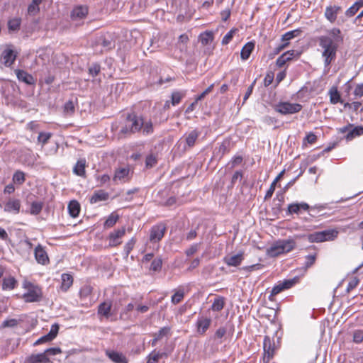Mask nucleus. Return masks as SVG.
<instances>
[{
  "mask_svg": "<svg viewBox=\"0 0 363 363\" xmlns=\"http://www.w3.org/2000/svg\"><path fill=\"white\" fill-rule=\"evenodd\" d=\"M330 36L321 35L318 37V45L322 49V57L324 60V67L329 68L330 64L336 59L338 43L343 41V37L339 28H334L328 31Z\"/></svg>",
  "mask_w": 363,
  "mask_h": 363,
  "instance_id": "obj_1",
  "label": "nucleus"
},
{
  "mask_svg": "<svg viewBox=\"0 0 363 363\" xmlns=\"http://www.w3.org/2000/svg\"><path fill=\"white\" fill-rule=\"evenodd\" d=\"M139 132L144 135L152 134L154 132L153 123L150 119L145 120L142 115L131 112L127 115L125 124L120 130L118 136L125 138Z\"/></svg>",
  "mask_w": 363,
  "mask_h": 363,
  "instance_id": "obj_2",
  "label": "nucleus"
},
{
  "mask_svg": "<svg viewBox=\"0 0 363 363\" xmlns=\"http://www.w3.org/2000/svg\"><path fill=\"white\" fill-rule=\"evenodd\" d=\"M295 247L296 242L294 240H279L268 248L267 252L269 257H275L291 252Z\"/></svg>",
  "mask_w": 363,
  "mask_h": 363,
  "instance_id": "obj_3",
  "label": "nucleus"
},
{
  "mask_svg": "<svg viewBox=\"0 0 363 363\" xmlns=\"http://www.w3.org/2000/svg\"><path fill=\"white\" fill-rule=\"evenodd\" d=\"M23 288L27 290V292L23 295L26 302H38L41 300L43 293L40 287L29 281H24Z\"/></svg>",
  "mask_w": 363,
  "mask_h": 363,
  "instance_id": "obj_4",
  "label": "nucleus"
},
{
  "mask_svg": "<svg viewBox=\"0 0 363 363\" xmlns=\"http://www.w3.org/2000/svg\"><path fill=\"white\" fill-rule=\"evenodd\" d=\"M337 230L335 229H328L309 234L308 235V240L311 242H321L333 240L337 237Z\"/></svg>",
  "mask_w": 363,
  "mask_h": 363,
  "instance_id": "obj_5",
  "label": "nucleus"
},
{
  "mask_svg": "<svg viewBox=\"0 0 363 363\" xmlns=\"http://www.w3.org/2000/svg\"><path fill=\"white\" fill-rule=\"evenodd\" d=\"M301 109L302 105L297 103L279 102L274 106V110L282 115L294 114Z\"/></svg>",
  "mask_w": 363,
  "mask_h": 363,
  "instance_id": "obj_6",
  "label": "nucleus"
},
{
  "mask_svg": "<svg viewBox=\"0 0 363 363\" xmlns=\"http://www.w3.org/2000/svg\"><path fill=\"white\" fill-rule=\"evenodd\" d=\"M263 350V363H269L274 357L275 352L274 342L269 336H265L264 338Z\"/></svg>",
  "mask_w": 363,
  "mask_h": 363,
  "instance_id": "obj_7",
  "label": "nucleus"
},
{
  "mask_svg": "<svg viewBox=\"0 0 363 363\" xmlns=\"http://www.w3.org/2000/svg\"><path fill=\"white\" fill-rule=\"evenodd\" d=\"M166 230L167 227L162 223L153 225L150 230V241L152 243L160 241L164 237Z\"/></svg>",
  "mask_w": 363,
  "mask_h": 363,
  "instance_id": "obj_8",
  "label": "nucleus"
},
{
  "mask_svg": "<svg viewBox=\"0 0 363 363\" xmlns=\"http://www.w3.org/2000/svg\"><path fill=\"white\" fill-rule=\"evenodd\" d=\"M212 320L210 317L199 315L196 322V331L199 335H204L210 328Z\"/></svg>",
  "mask_w": 363,
  "mask_h": 363,
  "instance_id": "obj_9",
  "label": "nucleus"
},
{
  "mask_svg": "<svg viewBox=\"0 0 363 363\" xmlns=\"http://www.w3.org/2000/svg\"><path fill=\"white\" fill-rule=\"evenodd\" d=\"M35 258L38 264L47 265L50 262L48 255L41 245H38L34 250Z\"/></svg>",
  "mask_w": 363,
  "mask_h": 363,
  "instance_id": "obj_10",
  "label": "nucleus"
},
{
  "mask_svg": "<svg viewBox=\"0 0 363 363\" xmlns=\"http://www.w3.org/2000/svg\"><path fill=\"white\" fill-rule=\"evenodd\" d=\"M244 259V252L242 251L239 252L236 255H226L223 258V262L228 265L230 267H238L239 266L242 260Z\"/></svg>",
  "mask_w": 363,
  "mask_h": 363,
  "instance_id": "obj_11",
  "label": "nucleus"
},
{
  "mask_svg": "<svg viewBox=\"0 0 363 363\" xmlns=\"http://www.w3.org/2000/svg\"><path fill=\"white\" fill-rule=\"evenodd\" d=\"M125 233V228L124 227L111 233L108 235L109 246L116 247L119 245L121 243L119 240L124 236Z\"/></svg>",
  "mask_w": 363,
  "mask_h": 363,
  "instance_id": "obj_12",
  "label": "nucleus"
},
{
  "mask_svg": "<svg viewBox=\"0 0 363 363\" xmlns=\"http://www.w3.org/2000/svg\"><path fill=\"white\" fill-rule=\"evenodd\" d=\"M59 331V325L55 323L53 324L51 326L50 332L40 337L38 340H36V342L34 343L35 345H40L44 342H50L52 340H54Z\"/></svg>",
  "mask_w": 363,
  "mask_h": 363,
  "instance_id": "obj_13",
  "label": "nucleus"
},
{
  "mask_svg": "<svg viewBox=\"0 0 363 363\" xmlns=\"http://www.w3.org/2000/svg\"><path fill=\"white\" fill-rule=\"evenodd\" d=\"M106 355L114 363H128V359L121 352L112 350H106Z\"/></svg>",
  "mask_w": 363,
  "mask_h": 363,
  "instance_id": "obj_14",
  "label": "nucleus"
},
{
  "mask_svg": "<svg viewBox=\"0 0 363 363\" xmlns=\"http://www.w3.org/2000/svg\"><path fill=\"white\" fill-rule=\"evenodd\" d=\"M130 169L128 167H122L115 171L113 180L115 182H125L130 179Z\"/></svg>",
  "mask_w": 363,
  "mask_h": 363,
  "instance_id": "obj_15",
  "label": "nucleus"
},
{
  "mask_svg": "<svg viewBox=\"0 0 363 363\" xmlns=\"http://www.w3.org/2000/svg\"><path fill=\"white\" fill-rule=\"evenodd\" d=\"M310 206L308 203L305 202L302 203H293L288 206L286 214L291 215L293 213L298 214L301 210L303 211H308Z\"/></svg>",
  "mask_w": 363,
  "mask_h": 363,
  "instance_id": "obj_16",
  "label": "nucleus"
},
{
  "mask_svg": "<svg viewBox=\"0 0 363 363\" xmlns=\"http://www.w3.org/2000/svg\"><path fill=\"white\" fill-rule=\"evenodd\" d=\"M14 72L20 82H23L28 85H33L35 84V81L33 77L27 72L18 69H15Z\"/></svg>",
  "mask_w": 363,
  "mask_h": 363,
  "instance_id": "obj_17",
  "label": "nucleus"
},
{
  "mask_svg": "<svg viewBox=\"0 0 363 363\" xmlns=\"http://www.w3.org/2000/svg\"><path fill=\"white\" fill-rule=\"evenodd\" d=\"M21 208V201L18 199H9L4 206V211L17 214Z\"/></svg>",
  "mask_w": 363,
  "mask_h": 363,
  "instance_id": "obj_18",
  "label": "nucleus"
},
{
  "mask_svg": "<svg viewBox=\"0 0 363 363\" xmlns=\"http://www.w3.org/2000/svg\"><path fill=\"white\" fill-rule=\"evenodd\" d=\"M340 11H341L340 6H328L325 9V16L330 23H334L336 21L337 16Z\"/></svg>",
  "mask_w": 363,
  "mask_h": 363,
  "instance_id": "obj_19",
  "label": "nucleus"
},
{
  "mask_svg": "<svg viewBox=\"0 0 363 363\" xmlns=\"http://www.w3.org/2000/svg\"><path fill=\"white\" fill-rule=\"evenodd\" d=\"M1 58L3 60V64L6 67H11L16 58V55L14 53L13 50L7 49L3 51L1 55Z\"/></svg>",
  "mask_w": 363,
  "mask_h": 363,
  "instance_id": "obj_20",
  "label": "nucleus"
},
{
  "mask_svg": "<svg viewBox=\"0 0 363 363\" xmlns=\"http://www.w3.org/2000/svg\"><path fill=\"white\" fill-rule=\"evenodd\" d=\"M50 359L46 354L44 352L32 354L27 358L26 363H46L49 362Z\"/></svg>",
  "mask_w": 363,
  "mask_h": 363,
  "instance_id": "obj_21",
  "label": "nucleus"
},
{
  "mask_svg": "<svg viewBox=\"0 0 363 363\" xmlns=\"http://www.w3.org/2000/svg\"><path fill=\"white\" fill-rule=\"evenodd\" d=\"M108 198V194L104 190H99L94 191L92 196L90 199L91 203H96L99 201H104L107 200Z\"/></svg>",
  "mask_w": 363,
  "mask_h": 363,
  "instance_id": "obj_22",
  "label": "nucleus"
},
{
  "mask_svg": "<svg viewBox=\"0 0 363 363\" xmlns=\"http://www.w3.org/2000/svg\"><path fill=\"white\" fill-rule=\"evenodd\" d=\"M255 48V43L248 42L242 48L240 57L242 60H247Z\"/></svg>",
  "mask_w": 363,
  "mask_h": 363,
  "instance_id": "obj_23",
  "label": "nucleus"
},
{
  "mask_svg": "<svg viewBox=\"0 0 363 363\" xmlns=\"http://www.w3.org/2000/svg\"><path fill=\"white\" fill-rule=\"evenodd\" d=\"M86 163L85 159L79 160L73 168V172L77 176L84 177Z\"/></svg>",
  "mask_w": 363,
  "mask_h": 363,
  "instance_id": "obj_24",
  "label": "nucleus"
},
{
  "mask_svg": "<svg viewBox=\"0 0 363 363\" xmlns=\"http://www.w3.org/2000/svg\"><path fill=\"white\" fill-rule=\"evenodd\" d=\"M294 50L287 51L279 56L276 62V65L279 67H282L286 62L291 60L294 56Z\"/></svg>",
  "mask_w": 363,
  "mask_h": 363,
  "instance_id": "obj_25",
  "label": "nucleus"
},
{
  "mask_svg": "<svg viewBox=\"0 0 363 363\" xmlns=\"http://www.w3.org/2000/svg\"><path fill=\"white\" fill-rule=\"evenodd\" d=\"M67 208L70 216L76 218L80 212V204L76 200H73L69 203Z\"/></svg>",
  "mask_w": 363,
  "mask_h": 363,
  "instance_id": "obj_26",
  "label": "nucleus"
},
{
  "mask_svg": "<svg viewBox=\"0 0 363 363\" xmlns=\"http://www.w3.org/2000/svg\"><path fill=\"white\" fill-rule=\"evenodd\" d=\"M111 302H103L99 304L98 307V313L106 318L111 315Z\"/></svg>",
  "mask_w": 363,
  "mask_h": 363,
  "instance_id": "obj_27",
  "label": "nucleus"
},
{
  "mask_svg": "<svg viewBox=\"0 0 363 363\" xmlns=\"http://www.w3.org/2000/svg\"><path fill=\"white\" fill-rule=\"evenodd\" d=\"M21 18L14 17L8 21V29L9 32H16L20 29Z\"/></svg>",
  "mask_w": 363,
  "mask_h": 363,
  "instance_id": "obj_28",
  "label": "nucleus"
},
{
  "mask_svg": "<svg viewBox=\"0 0 363 363\" xmlns=\"http://www.w3.org/2000/svg\"><path fill=\"white\" fill-rule=\"evenodd\" d=\"M43 0H32L31 3L28 5L27 13L30 16H35L40 11L39 5L42 3Z\"/></svg>",
  "mask_w": 363,
  "mask_h": 363,
  "instance_id": "obj_29",
  "label": "nucleus"
},
{
  "mask_svg": "<svg viewBox=\"0 0 363 363\" xmlns=\"http://www.w3.org/2000/svg\"><path fill=\"white\" fill-rule=\"evenodd\" d=\"M73 278L69 274H62V284L61 289L63 291H67L68 289L72 285Z\"/></svg>",
  "mask_w": 363,
  "mask_h": 363,
  "instance_id": "obj_30",
  "label": "nucleus"
},
{
  "mask_svg": "<svg viewBox=\"0 0 363 363\" xmlns=\"http://www.w3.org/2000/svg\"><path fill=\"white\" fill-rule=\"evenodd\" d=\"M225 306V298L223 296L216 298L211 305V309L213 311H220Z\"/></svg>",
  "mask_w": 363,
  "mask_h": 363,
  "instance_id": "obj_31",
  "label": "nucleus"
},
{
  "mask_svg": "<svg viewBox=\"0 0 363 363\" xmlns=\"http://www.w3.org/2000/svg\"><path fill=\"white\" fill-rule=\"evenodd\" d=\"M199 136V132L196 130L191 131L186 137V143L189 147H193Z\"/></svg>",
  "mask_w": 363,
  "mask_h": 363,
  "instance_id": "obj_32",
  "label": "nucleus"
},
{
  "mask_svg": "<svg viewBox=\"0 0 363 363\" xmlns=\"http://www.w3.org/2000/svg\"><path fill=\"white\" fill-rule=\"evenodd\" d=\"M88 13V9L86 6H80L76 7L72 13L73 17L82 18Z\"/></svg>",
  "mask_w": 363,
  "mask_h": 363,
  "instance_id": "obj_33",
  "label": "nucleus"
},
{
  "mask_svg": "<svg viewBox=\"0 0 363 363\" xmlns=\"http://www.w3.org/2000/svg\"><path fill=\"white\" fill-rule=\"evenodd\" d=\"M230 142L228 140H223L218 149V155L221 157L230 151Z\"/></svg>",
  "mask_w": 363,
  "mask_h": 363,
  "instance_id": "obj_34",
  "label": "nucleus"
},
{
  "mask_svg": "<svg viewBox=\"0 0 363 363\" xmlns=\"http://www.w3.org/2000/svg\"><path fill=\"white\" fill-rule=\"evenodd\" d=\"M199 40L202 45H207L213 40L212 32L206 31L199 35Z\"/></svg>",
  "mask_w": 363,
  "mask_h": 363,
  "instance_id": "obj_35",
  "label": "nucleus"
},
{
  "mask_svg": "<svg viewBox=\"0 0 363 363\" xmlns=\"http://www.w3.org/2000/svg\"><path fill=\"white\" fill-rule=\"evenodd\" d=\"M16 279L13 277L5 278L3 281L2 288L4 290L13 289L16 287Z\"/></svg>",
  "mask_w": 363,
  "mask_h": 363,
  "instance_id": "obj_36",
  "label": "nucleus"
},
{
  "mask_svg": "<svg viewBox=\"0 0 363 363\" xmlns=\"http://www.w3.org/2000/svg\"><path fill=\"white\" fill-rule=\"evenodd\" d=\"M43 207V203L41 201H33L31 203L30 213L32 215H38Z\"/></svg>",
  "mask_w": 363,
  "mask_h": 363,
  "instance_id": "obj_37",
  "label": "nucleus"
},
{
  "mask_svg": "<svg viewBox=\"0 0 363 363\" xmlns=\"http://www.w3.org/2000/svg\"><path fill=\"white\" fill-rule=\"evenodd\" d=\"M301 33V30L300 29H296L294 30L289 31L282 35L281 40L288 43V40L299 35Z\"/></svg>",
  "mask_w": 363,
  "mask_h": 363,
  "instance_id": "obj_38",
  "label": "nucleus"
},
{
  "mask_svg": "<svg viewBox=\"0 0 363 363\" xmlns=\"http://www.w3.org/2000/svg\"><path fill=\"white\" fill-rule=\"evenodd\" d=\"M184 296V290L179 289L176 291L172 296L171 301L173 304H178L180 303Z\"/></svg>",
  "mask_w": 363,
  "mask_h": 363,
  "instance_id": "obj_39",
  "label": "nucleus"
},
{
  "mask_svg": "<svg viewBox=\"0 0 363 363\" xmlns=\"http://www.w3.org/2000/svg\"><path fill=\"white\" fill-rule=\"evenodd\" d=\"M118 219V215H114L113 213H111L104 222V228H109L113 227L116 223Z\"/></svg>",
  "mask_w": 363,
  "mask_h": 363,
  "instance_id": "obj_40",
  "label": "nucleus"
},
{
  "mask_svg": "<svg viewBox=\"0 0 363 363\" xmlns=\"http://www.w3.org/2000/svg\"><path fill=\"white\" fill-rule=\"evenodd\" d=\"M162 265V260L160 257L154 259L150 264V270L153 272H159Z\"/></svg>",
  "mask_w": 363,
  "mask_h": 363,
  "instance_id": "obj_41",
  "label": "nucleus"
},
{
  "mask_svg": "<svg viewBox=\"0 0 363 363\" xmlns=\"http://www.w3.org/2000/svg\"><path fill=\"white\" fill-rule=\"evenodd\" d=\"M329 93L331 104H336L340 102V95L336 89H330Z\"/></svg>",
  "mask_w": 363,
  "mask_h": 363,
  "instance_id": "obj_42",
  "label": "nucleus"
},
{
  "mask_svg": "<svg viewBox=\"0 0 363 363\" xmlns=\"http://www.w3.org/2000/svg\"><path fill=\"white\" fill-rule=\"evenodd\" d=\"M362 133H363V128H362V127L354 128L352 130H350L347 133V134L346 135V138H347V140H352L354 137H356L357 135H360Z\"/></svg>",
  "mask_w": 363,
  "mask_h": 363,
  "instance_id": "obj_43",
  "label": "nucleus"
},
{
  "mask_svg": "<svg viewBox=\"0 0 363 363\" xmlns=\"http://www.w3.org/2000/svg\"><path fill=\"white\" fill-rule=\"evenodd\" d=\"M284 290V287L283 286L281 282H279L278 284L275 285L272 291H271V294L269 296V299L271 300V301H273V297L276 295H277L278 294H279L280 292H281L282 291Z\"/></svg>",
  "mask_w": 363,
  "mask_h": 363,
  "instance_id": "obj_44",
  "label": "nucleus"
},
{
  "mask_svg": "<svg viewBox=\"0 0 363 363\" xmlns=\"http://www.w3.org/2000/svg\"><path fill=\"white\" fill-rule=\"evenodd\" d=\"M13 182L22 184L25 182V174L21 171H16L13 176Z\"/></svg>",
  "mask_w": 363,
  "mask_h": 363,
  "instance_id": "obj_45",
  "label": "nucleus"
},
{
  "mask_svg": "<svg viewBox=\"0 0 363 363\" xmlns=\"http://www.w3.org/2000/svg\"><path fill=\"white\" fill-rule=\"evenodd\" d=\"M92 292V287L90 285H84L79 291V296L82 298H86Z\"/></svg>",
  "mask_w": 363,
  "mask_h": 363,
  "instance_id": "obj_46",
  "label": "nucleus"
},
{
  "mask_svg": "<svg viewBox=\"0 0 363 363\" xmlns=\"http://www.w3.org/2000/svg\"><path fill=\"white\" fill-rule=\"evenodd\" d=\"M184 96V94L180 91H174L172 94V104L175 106L180 103L182 99Z\"/></svg>",
  "mask_w": 363,
  "mask_h": 363,
  "instance_id": "obj_47",
  "label": "nucleus"
},
{
  "mask_svg": "<svg viewBox=\"0 0 363 363\" xmlns=\"http://www.w3.org/2000/svg\"><path fill=\"white\" fill-rule=\"evenodd\" d=\"M75 110L74 104L72 100H69L64 105V112L66 114L72 115Z\"/></svg>",
  "mask_w": 363,
  "mask_h": 363,
  "instance_id": "obj_48",
  "label": "nucleus"
},
{
  "mask_svg": "<svg viewBox=\"0 0 363 363\" xmlns=\"http://www.w3.org/2000/svg\"><path fill=\"white\" fill-rule=\"evenodd\" d=\"M52 134L50 133H43L41 132L39 133L38 137V141L42 144V145H45L51 138Z\"/></svg>",
  "mask_w": 363,
  "mask_h": 363,
  "instance_id": "obj_49",
  "label": "nucleus"
},
{
  "mask_svg": "<svg viewBox=\"0 0 363 363\" xmlns=\"http://www.w3.org/2000/svg\"><path fill=\"white\" fill-rule=\"evenodd\" d=\"M136 242V240L134 238H132L124 246V252L125 257H128L132 250L134 247V245Z\"/></svg>",
  "mask_w": 363,
  "mask_h": 363,
  "instance_id": "obj_50",
  "label": "nucleus"
},
{
  "mask_svg": "<svg viewBox=\"0 0 363 363\" xmlns=\"http://www.w3.org/2000/svg\"><path fill=\"white\" fill-rule=\"evenodd\" d=\"M316 257H317V253H314L313 255H309L306 256V257H305L306 261L304 263L305 267L309 268L311 266H313L316 260Z\"/></svg>",
  "mask_w": 363,
  "mask_h": 363,
  "instance_id": "obj_51",
  "label": "nucleus"
},
{
  "mask_svg": "<svg viewBox=\"0 0 363 363\" xmlns=\"http://www.w3.org/2000/svg\"><path fill=\"white\" fill-rule=\"evenodd\" d=\"M201 245V242L194 243L191 245L190 247L186 249L185 251V254L186 255V256L190 257L195 254L200 248Z\"/></svg>",
  "mask_w": 363,
  "mask_h": 363,
  "instance_id": "obj_52",
  "label": "nucleus"
},
{
  "mask_svg": "<svg viewBox=\"0 0 363 363\" xmlns=\"http://www.w3.org/2000/svg\"><path fill=\"white\" fill-rule=\"evenodd\" d=\"M170 328L168 327L162 328L157 333H155L153 335L156 337L159 340L163 338L164 337L168 335L169 334Z\"/></svg>",
  "mask_w": 363,
  "mask_h": 363,
  "instance_id": "obj_53",
  "label": "nucleus"
},
{
  "mask_svg": "<svg viewBox=\"0 0 363 363\" xmlns=\"http://www.w3.org/2000/svg\"><path fill=\"white\" fill-rule=\"evenodd\" d=\"M359 283V279L354 277L350 279V281L348 282L346 291L347 292H350L352 290H353L354 288L357 286V285Z\"/></svg>",
  "mask_w": 363,
  "mask_h": 363,
  "instance_id": "obj_54",
  "label": "nucleus"
},
{
  "mask_svg": "<svg viewBox=\"0 0 363 363\" xmlns=\"http://www.w3.org/2000/svg\"><path fill=\"white\" fill-rule=\"evenodd\" d=\"M237 31V29H231L229 32H228L225 36L223 38L222 44L227 45L228 44L233 38L235 33Z\"/></svg>",
  "mask_w": 363,
  "mask_h": 363,
  "instance_id": "obj_55",
  "label": "nucleus"
},
{
  "mask_svg": "<svg viewBox=\"0 0 363 363\" xmlns=\"http://www.w3.org/2000/svg\"><path fill=\"white\" fill-rule=\"evenodd\" d=\"M17 324L18 320L16 319L12 318L9 320H6L1 323L0 328L2 329L5 328H13L16 326Z\"/></svg>",
  "mask_w": 363,
  "mask_h": 363,
  "instance_id": "obj_56",
  "label": "nucleus"
},
{
  "mask_svg": "<svg viewBox=\"0 0 363 363\" xmlns=\"http://www.w3.org/2000/svg\"><path fill=\"white\" fill-rule=\"evenodd\" d=\"M353 341L355 343H361L363 341V330H358L353 333Z\"/></svg>",
  "mask_w": 363,
  "mask_h": 363,
  "instance_id": "obj_57",
  "label": "nucleus"
},
{
  "mask_svg": "<svg viewBox=\"0 0 363 363\" xmlns=\"http://www.w3.org/2000/svg\"><path fill=\"white\" fill-rule=\"evenodd\" d=\"M263 265L261 264H255L250 266L243 267L241 269L247 272H251L255 270H259L262 269Z\"/></svg>",
  "mask_w": 363,
  "mask_h": 363,
  "instance_id": "obj_58",
  "label": "nucleus"
},
{
  "mask_svg": "<svg viewBox=\"0 0 363 363\" xmlns=\"http://www.w3.org/2000/svg\"><path fill=\"white\" fill-rule=\"evenodd\" d=\"M101 71V67L99 64H93L89 68V73L92 76L95 77L99 74Z\"/></svg>",
  "mask_w": 363,
  "mask_h": 363,
  "instance_id": "obj_59",
  "label": "nucleus"
},
{
  "mask_svg": "<svg viewBox=\"0 0 363 363\" xmlns=\"http://www.w3.org/2000/svg\"><path fill=\"white\" fill-rule=\"evenodd\" d=\"M213 86H214V84H212L208 88H206L201 94H199L196 98V102H198L199 101L203 99L207 94H208L210 92L212 91Z\"/></svg>",
  "mask_w": 363,
  "mask_h": 363,
  "instance_id": "obj_60",
  "label": "nucleus"
},
{
  "mask_svg": "<svg viewBox=\"0 0 363 363\" xmlns=\"http://www.w3.org/2000/svg\"><path fill=\"white\" fill-rule=\"evenodd\" d=\"M297 282V278H294L291 279H286L281 282L283 286L285 289H288L291 288L294 285H295Z\"/></svg>",
  "mask_w": 363,
  "mask_h": 363,
  "instance_id": "obj_61",
  "label": "nucleus"
},
{
  "mask_svg": "<svg viewBox=\"0 0 363 363\" xmlns=\"http://www.w3.org/2000/svg\"><path fill=\"white\" fill-rule=\"evenodd\" d=\"M61 349L60 347H50L45 350L46 356H53L61 353Z\"/></svg>",
  "mask_w": 363,
  "mask_h": 363,
  "instance_id": "obj_62",
  "label": "nucleus"
},
{
  "mask_svg": "<svg viewBox=\"0 0 363 363\" xmlns=\"http://www.w3.org/2000/svg\"><path fill=\"white\" fill-rule=\"evenodd\" d=\"M226 328L225 327H220L218 330H216L214 334L215 339H221L226 334Z\"/></svg>",
  "mask_w": 363,
  "mask_h": 363,
  "instance_id": "obj_63",
  "label": "nucleus"
},
{
  "mask_svg": "<svg viewBox=\"0 0 363 363\" xmlns=\"http://www.w3.org/2000/svg\"><path fill=\"white\" fill-rule=\"evenodd\" d=\"M354 95L358 98L363 96V83L356 86L354 90Z\"/></svg>",
  "mask_w": 363,
  "mask_h": 363,
  "instance_id": "obj_64",
  "label": "nucleus"
}]
</instances>
